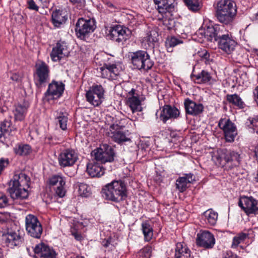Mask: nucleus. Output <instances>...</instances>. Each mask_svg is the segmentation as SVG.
Here are the masks:
<instances>
[{
	"mask_svg": "<svg viewBox=\"0 0 258 258\" xmlns=\"http://www.w3.org/2000/svg\"><path fill=\"white\" fill-rule=\"evenodd\" d=\"M30 178L24 172H15L8 189L11 197L14 200L26 199L28 197L27 188L30 186Z\"/></svg>",
	"mask_w": 258,
	"mask_h": 258,
	"instance_id": "nucleus-1",
	"label": "nucleus"
},
{
	"mask_svg": "<svg viewBox=\"0 0 258 258\" xmlns=\"http://www.w3.org/2000/svg\"><path fill=\"white\" fill-rule=\"evenodd\" d=\"M236 5L231 0H220L216 4V17L221 23L231 24L236 15Z\"/></svg>",
	"mask_w": 258,
	"mask_h": 258,
	"instance_id": "nucleus-2",
	"label": "nucleus"
},
{
	"mask_svg": "<svg viewBox=\"0 0 258 258\" xmlns=\"http://www.w3.org/2000/svg\"><path fill=\"white\" fill-rule=\"evenodd\" d=\"M102 196L107 200L118 202L127 196L126 185L121 180H114L106 185L102 189Z\"/></svg>",
	"mask_w": 258,
	"mask_h": 258,
	"instance_id": "nucleus-3",
	"label": "nucleus"
},
{
	"mask_svg": "<svg viewBox=\"0 0 258 258\" xmlns=\"http://www.w3.org/2000/svg\"><path fill=\"white\" fill-rule=\"evenodd\" d=\"M20 228L15 224H12L7 232L3 234V238L7 246L11 248L20 245L23 241L21 235Z\"/></svg>",
	"mask_w": 258,
	"mask_h": 258,
	"instance_id": "nucleus-4",
	"label": "nucleus"
},
{
	"mask_svg": "<svg viewBox=\"0 0 258 258\" xmlns=\"http://www.w3.org/2000/svg\"><path fill=\"white\" fill-rule=\"evenodd\" d=\"M131 60L133 64L139 70L148 71L153 66L149 55L145 51L139 50L132 53Z\"/></svg>",
	"mask_w": 258,
	"mask_h": 258,
	"instance_id": "nucleus-5",
	"label": "nucleus"
},
{
	"mask_svg": "<svg viewBox=\"0 0 258 258\" xmlns=\"http://www.w3.org/2000/svg\"><path fill=\"white\" fill-rule=\"evenodd\" d=\"M92 155L96 161L105 163L113 161L115 154L111 146L107 144H102L93 151Z\"/></svg>",
	"mask_w": 258,
	"mask_h": 258,
	"instance_id": "nucleus-6",
	"label": "nucleus"
},
{
	"mask_svg": "<svg viewBox=\"0 0 258 258\" xmlns=\"http://www.w3.org/2000/svg\"><path fill=\"white\" fill-rule=\"evenodd\" d=\"M104 93L105 90L101 85H93L86 93L87 101L92 105L98 106L104 100Z\"/></svg>",
	"mask_w": 258,
	"mask_h": 258,
	"instance_id": "nucleus-7",
	"label": "nucleus"
},
{
	"mask_svg": "<svg viewBox=\"0 0 258 258\" xmlns=\"http://www.w3.org/2000/svg\"><path fill=\"white\" fill-rule=\"evenodd\" d=\"M49 69L48 66L44 61H38L35 64L34 81L36 85L40 87L49 80Z\"/></svg>",
	"mask_w": 258,
	"mask_h": 258,
	"instance_id": "nucleus-8",
	"label": "nucleus"
},
{
	"mask_svg": "<svg viewBox=\"0 0 258 258\" xmlns=\"http://www.w3.org/2000/svg\"><path fill=\"white\" fill-rule=\"evenodd\" d=\"M26 229L32 237L39 238L42 233V227L40 222L35 216L29 214L25 218Z\"/></svg>",
	"mask_w": 258,
	"mask_h": 258,
	"instance_id": "nucleus-9",
	"label": "nucleus"
},
{
	"mask_svg": "<svg viewBox=\"0 0 258 258\" xmlns=\"http://www.w3.org/2000/svg\"><path fill=\"white\" fill-rule=\"evenodd\" d=\"M76 32L78 37L83 38L86 35L92 33L95 29L93 19L85 20L80 18L76 24Z\"/></svg>",
	"mask_w": 258,
	"mask_h": 258,
	"instance_id": "nucleus-10",
	"label": "nucleus"
},
{
	"mask_svg": "<svg viewBox=\"0 0 258 258\" xmlns=\"http://www.w3.org/2000/svg\"><path fill=\"white\" fill-rule=\"evenodd\" d=\"M218 125L223 131L226 141L228 142H233L237 135L234 124L229 119L222 118L220 120Z\"/></svg>",
	"mask_w": 258,
	"mask_h": 258,
	"instance_id": "nucleus-11",
	"label": "nucleus"
},
{
	"mask_svg": "<svg viewBox=\"0 0 258 258\" xmlns=\"http://www.w3.org/2000/svg\"><path fill=\"white\" fill-rule=\"evenodd\" d=\"M99 70L102 78L109 80H115L122 69L119 64L104 63L99 68Z\"/></svg>",
	"mask_w": 258,
	"mask_h": 258,
	"instance_id": "nucleus-12",
	"label": "nucleus"
},
{
	"mask_svg": "<svg viewBox=\"0 0 258 258\" xmlns=\"http://www.w3.org/2000/svg\"><path fill=\"white\" fill-rule=\"evenodd\" d=\"M145 98L140 97L135 89H131L127 94V103L132 112H141L142 111V102Z\"/></svg>",
	"mask_w": 258,
	"mask_h": 258,
	"instance_id": "nucleus-13",
	"label": "nucleus"
},
{
	"mask_svg": "<svg viewBox=\"0 0 258 258\" xmlns=\"http://www.w3.org/2000/svg\"><path fill=\"white\" fill-rule=\"evenodd\" d=\"M217 41L219 48L227 54L233 52L237 45L236 42L228 33L223 32Z\"/></svg>",
	"mask_w": 258,
	"mask_h": 258,
	"instance_id": "nucleus-14",
	"label": "nucleus"
},
{
	"mask_svg": "<svg viewBox=\"0 0 258 258\" xmlns=\"http://www.w3.org/2000/svg\"><path fill=\"white\" fill-rule=\"evenodd\" d=\"M238 205L247 215L258 213V202L252 197H241Z\"/></svg>",
	"mask_w": 258,
	"mask_h": 258,
	"instance_id": "nucleus-15",
	"label": "nucleus"
},
{
	"mask_svg": "<svg viewBox=\"0 0 258 258\" xmlns=\"http://www.w3.org/2000/svg\"><path fill=\"white\" fill-rule=\"evenodd\" d=\"M77 160V154L74 150L69 149L63 150L58 158V163L62 167L71 166Z\"/></svg>",
	"mask_w": 258,
	"mask_h": 258,
	"instance_id": "nucleus-16",
	"label": "nucleus"
},
{
	"mask_svg": "<svg viewBox=\"0 0 258 258\" xmlns=\"http://www.w3.org/2000/svg\"><path fill=\"white\" fill-rule=\"evenodd\" d=\"M106 33L109 39L117 42L124 41L127 39L126 29L120 25L110 27Z\"/></svg>",
	"mask_w": 258,
	"mask_h": 258,
	"instance_id": "nucleus-17",
	"label": "nucleus"
},
{
	"mask_svg": "<svg viewBox=\"0 0 258 258\" xmlns=\"http://www.w3.org/2000/svg\"><path fill=\"white\" fill-rule=\"evenodd\" d=\"M69 54V50L67 43L63 41H59L53 47L50 56L53 61H58L67 56Z\"/></svg>",
	"mask_w": 258,
	"mask_h": 258,
	"instance_id": "nucleus-18",
	"label": "nucleus"
},
{
	"mask_svg": "<svg viewBox=\"0 0 258 258\" xmlns=\"http://www.w3.org/2000/svg\"><path fill=\"white\" fill-rule=\"evenodd\" d=\"M197 244L206 248H211L215 243L214 235L208 231H204L197 234Z\"/></svg>",
	"mask_w": 258,
	"mask_h": 258,
	"instance_id": "nucleus-19",
	"label": "nucleus"
},
{
	"mask_svg": "<svg viewBox=\"0 0 258 258\" xmlns=\"http://www.w3.org/2000/svg\"><path fill=\"white\" fill-rule=\"evenodd\" d=\"M108 136L114 142L119 144L130 140L122 129L120 128L117 124H113L110 126L109 131L107 133Z\"/></svg>",
	"mask_w": 258,
	"mask_h": 258,
	"instance_id": "nucleus-20",
	"label": "nucleus"
},
{
	"mask_svg": "<svg viewBox=\"0 0 258 258\" xmlns=\"http://www.w3.org/2000/svg\"><path fill=\"white\" fill-rule=\"evenodd\" d=\"M64 89V85L62 83L52 82L48 86L47 92L45 93L46 97L49 100L56 99L61 96Z\"/></svg>",
	"mask_w": 258,
	"mask_h": 258,
	"instance_id": "nucleus-21",
	"label": "nucleus"
},
{
	"mask_svg": "<svg viewBox=\"0 0 258 258\" xmlns=\"http://www.w3.org/2000/svg\"><path fill=\"white\" fill-rule=\"evenodd\" d=\"M65 183L66 181L64 178L59 175H54L49 179L50 185L54 186L55 194L60 198H62L65 196Z\"/></svg>",
	"mask_w": 258,
	"mask_h": 258,
	"instance_id": "nucleus-22",
	"label": "nucleus"
},
{
	"mask_svg": "<svg viewBox=\"0 0 258 258\" xmlns=\"http://www.w3.org/2000/svg\"><path fill=\"white\" fill-rule=\"evenodd\" d=\"M223 27L220 28L219 26H208L204 30H200L201 33H204L205 38L212 41L214 40L218 41L221 34L223 33Z\"/></svg>",
	"mask_w": 258,
	"mask_h": 258,
	"instance_id": "nucleus-23",
	"label": "nucleus"
},
{
	"mask_svg": "<svg viewBox=\"0 0 258 258\" xmlns=\"http://www.w3.org/2000/svg\"><path fill=\"white\" fill-rule=\"evenodd\" d=\"M34 251L39 258H56L55 251L44 243L37 245L34 248Z\"/></svg>",
	"mask_w": 258,
	"mask_h": 258,
	"instance_id": "nucleus-24",
	"label": "nucleus"
},
{
	"mask_svg": "<svg viewBox=\"0 0 258 258\" xmlns=\"http://www.w3.org/2000/svg\"><path fill=\"white\" fill-rule=\"evenodd\" d=\"M179 114V111L176 108L166 105L161 110L160 118L165 123L169 119L177 118Z\"/></svg>",
	"mask_w": 258,
	"mask_h": 258,
	"instance_id": "nucleus-25",
	"label": "nucleus"
},
{
	"mask_svg": "<svg viewBox=\"0 0 258 258\" xmlns=\"http://www.w3.org/2000/svg\"><path fill=\"white\" fill-rule=\"evenodd\" d=\"M158 33L154 30L146 33L141 40L142 46L146 49L154 48L158 41Z\"/></svg>",
	"mask_w": 258,
	"mask_h": 258,
	"instance_id": "nucleus-26",
	"label": "nucleus"
},
{
	"mask_svg": "<svg viewBox=\"0 0 258 258\" xmlns=\"http://www.w3.org/2000/svg\"><path fill=\"white\" fill-rule=\"evenodd\" d=\"M184 104L186 112L188 114L197 115L201 113L204 109L203 104L197 103L189 99L185 100Z\"/></svg>",
	"mask_w": 258,
	"mask_h": 258,
	"instance_id": "nucleus-27",
	"label": "nucleus"
},
{
	"mask_svg": "<svg viewBox=\"0 0 258 258\" xmlns=\"http://www.w3.org/2000/svg\"><path fill=\"white\" fill-rule=\"evenodd\" d=\"M190 77L197 84L212 83L214 81L211 74L206 70H202L198 74H195L194 71Z\"/></svg>",
	"mask_w": 258,
	"mask_h": 258,
	"instance_id": "nucleus-28",
	"label": "nucleus"
},
{
	"mask_svg": "<svg viewBox=\"0 0 258 258\" xmlns=\"http://www.w3.org/2000/svg\"><path fill=\"white\" fill-rule=\"evenodd\" d=\"M68 19L66 12L60 10H56L51 14V20L53 26L56 28H60Z\"/></svg>",
	"mask_w": 258,
	"mask_h": 258,
	"instance_id": "nucleus-29",
	"label": "nucleus"
},
{
	"mask_svg": "<svg viewBox=\"0 0 258 258\" xmlns=\"http://www.w3.org/2000/svg\"><path fill=\"white\" fill-rule=\"evenodd\" d=\"M210 154L212 160L215 164L222 167L226 165L227 151L220 149L214 150L211 152Z\"/></svg>",
	"mask_w": 258,
	"mask_h": 258,
	"instance_id": "nucleus-30",
	"label": "nucleus"
},
{
	"mask_svg": "<svg viewBox=\"0 0 258 258\" xmlns=\"http://www.w3.org/2000/svg\"><path fill=\"white\" fill-rule=\"evenodd\" d=\"M195 178L192 174H187L184 176L179 177L176 181L177 189L180 192H183L187 188V184L192 183Z\"/></svg>",
	"mask_w": 258,
	"mask_h": 258,
	"instance_id": "nucleus-31",
	"label": "nucleus"
},
{
	"mask_svg": "<svg viewBox=\"0 0 258 258\" xmlns=\"http://www.w3.org/2000/svg\"><path fill=\"white\" fill-rule=\"evenodd\" d=\"M87 171L92 177H100L104 174L105 169L98 163L93 162L87 164Z\"/></svg>",
	"mask_w": 258,
	"mask_h": 258,
	"instance_id": "nucleus-32",
	"label": "nucleus"
},
{
	"mask_svg": "<svg viewBox=\"0 0 258 258\" xmlns=\"http://www.w3.org/2000/svg\"><path fill=\"white\" fill-rule=\"evenodd\" d=\"M28 108V105L25 103L16 105L13 110L15 120H23L27 113Z\"/></svg>",
	"mask_w": 258,
	"mask_h": 258,
	"instance_id": "nucleus-33",
	"label": "nucleus"
},
{
	"mask_svg": "<svg viewBox=\"0 0 258 258\" xmlns=\"http://www.w3.org/2000/svg\"><path fill=\"white\" fill-rule=\"evenodd\" d=\"M240 163V155L235 152H227L226 157V165L229 168L237 166Z\"/></svg>",
	"mask_w": 258,
	"mask_h": 258,
	"instance_id": "nucleus-34",
	"label": "nucleus"
},
{
	"mask_svg": "<svg viewBox=\"0 0 258 258\" xmlns=\"http://www.w3.org/2000/svg\"><path fill=\"white\" fill-rule=\"evenodd\" d=\"M190 250L183 243L179 242L176 244L175 258H190Z\"/></svg>",
	"mask_w": 258,
	"mask_h": 258,
	"instance_id": "nucleus-35",
	"label": "nucleus"
},
{
	"mask_svg": "<svg viewBox=\"0 0 258 258\" xmlns=\"http://www.w3.org/2000/svg\"><path fill=\"white\" fill-rule=\"evenodd\" d=\"M155 4L157 6L158 12L161 14H169V11L172 7V2L173 0H154Z\"/></svg>",
	"mask_w": 258,
	"mask_h": 258,
	"instance_id": "nucleus-36",
	"label": "nucleus"
},
{
	"mask_svg": "<svg viewBox=\"0 0 258 258\" xmlns=\"http://www.w3.org/2000/svg\"><path fill=\"white\" fill-rule=\"evenodd\" d=\"M55 121L62 130H66L67 128L68 116L66 113L56 111L54 112Z\"/></svg>",
	"mask_w": 258,
	"mask_h": 258,
	"instance_id": "nucleus-37",
	"label": "nucleus"
},
{
	"mask_svg": "<svg viewBox=\"0 0 258 258\" xmlns=\"http://www.w3.org/2000/svg\"><path fill=\"white\" fill-rule=\"evenodd\" d=\"M203 217L207 223L211 226H214L217 223L218 215L212 209H209L204 213Z\"/></svg>",
	"mask_w": 258,
	"mask_h": 258,
	"instance_id": "nucleus-38",
	"label": "nucleus"
},
{
	"mask_svg": "<svg viewBox=\"0 0 258 258\" xmlns=\"http://www.w3.org/2000/svg\"><path fill=\"white\" fill-rule=\"evenodd\" d=\"M226 99L229 103L238 107L239 108H243L245 106L244 102L236 94L227 95Z\"/></svg>",
	"mask_w": 258,
	"mask_h": 258,
	"instance_id": "nucleus-39",
	"label": "nucleus"
},
{
	"mask_svg": "<svg viewBox=\"0 0 258 258\" xmlns=\"http://www.w3.org/2000/svg\"><path fill=\"white\" fill-rule=\"evenodd\" d=\"M183 43V41L181 38H178L175 36L168 37L165 41V45L168 51H172V48L175 46Z\"/></svg>",
	"mask_w": 258,
	"mask_h": 258,
	"instance_id": "nucleus-40",
	"label": "nucleus"
},
{
	"mask_svg": "<svg viewBox=\"0 0 258 258\" xmlns=\"http://www.w3.org/2000/svg\"><path fill=\"white\" fill-rule=\"evenodd\" d=\"M188 9L192 12H197L202 7V0H183Z\"/></svg>",
	"mask_w": 258,
	"mask_h": 258,
	"instance_id": "nucleus-41",
	"label": "nucleus"
},
{
	"mask_svg": "<svg viewBox=\"0 0 258 258\" xmlns=\"http://www.w3.org/2000/svg\"><path fill=\"white\" fill-rule=\"evenodd\" d=\"M142 230L144 235L145 239L146 241H150L153 237V230L151 225L147 223H142Z\"/></svg>",
	"mask_w": 258,
	"mask_h": 258,
	"instance_id": "nucleus-42",
	"label": "nucleus"
},
{
	"mask_svg": "<svg viewBox=\"0 0 258 258\" xmlns=\"http://www.w3.org/2000/svg\"><path fill=\"white\" fill-rule=\"evenodd\" d=\"M14 150L16 154L19 155H27L31 152V147L28 145H19Z\"/></svg>",
	"mask_w": 258,
	"mask_h": 258,
	"instance_id": "nucleus-43",
	"label": "nucleus"
},
{
	"mask_svg": "<svg viewBox=\"0 0 258 258\" xmlns=\"http://www.w3.org/2000/svg\"><path fill=\"white\" fill-rule=\"evenodd\" d=\"M246 124L249 128H252L253 131L258 134V116L249 117L246 122Z\"/></svg>",
	"mask_w": 258,
	"mask_h": 258,
	"instance_id": "nucleus-44",
	"label": "nucleus"
},
{
	"mask_svg": "<svg viewBox=\"0 0 258 258\" xmlns=\"http://www.w3.org/2000/svg\"><path fill=\"white\" fill-rule=\"evenodd\" d=\"M78 191L80 195L82 197H87L91 194L90 188L87 184L85 183L80 184Z\"/></svg>",
	"mask_w": 258,
	"mask_h": 258,
	"instance_id": "nucleus-45",
	"label": "nucleus"
},
{
	"mask_svg": "<svg viewBox=\"0 0 258 258\" xmlns=\"http://www.w3.org/2000/svg\"><path fill=\"white\" fill-rule=\"evenodd\" d=\"M0 129L4 133L8 134V135H9L13 130V127L11 126V121L9 120H4L1 124Z\"/></svg>",
	"mask_w": 258,
	"mask_h": 258,
	"instance_id": "nucleus-46",
	"label": "nucleus"
},
{
	"mask_svg": "<svg viewBox=\"0 0 258 258\" xmlns=\"http://www.w3.org/2000/svg\"><path fill=\"white\" fill-rule=\"evenodd\" d=\"M246 236L247 235L243 233L235 236L233 239L232 246L236 247L240 243L246 238Z\"/></svg>",
	"mask_w": 258,
	"mask_h": 258,
	"instance_id": "nucleus-47",
	"label": "nucleus"
},
{
	"mask_svg": "<svg viewBox=\"0 0 258 258\" xmlns=\"http://www.w3.org/2000/svg\"><path fill=\"white\" fill-rule=\"evenodd\" d=\"M152 253V248L150 246L144 247L140 251V255L145 258H150Z\"/></svg>",
	"mask_w": 258,
	"mask_h": 258,
	"instance_id": "nucleus-48",
	"label": "nucleus"
},
{
	"mask_svg": "<svg viewBox=\"0 0 258 258\" xmlns=\"http://www.w3.org/2000/svg\"><path fill=\"white\" fill-rule=\"evenodd\" d=\"M162 18H161L163 20V25L167 26L168 29H170L173 26L174 21L173 20H169L167 19V17L170 15L167 14V15L162 14Z\"/></svg>",
	"mask_w": 258,
	"mask_h": 258,
	"instance_id": "nucleus-49",
	"label": "nucleus"
},
{
	"mask_svg": "<svg viewBox=\"0 0 258 258\" xmlns=\"http://www.w3.org/2000/svg\"><path fill=\"white\" fill-rule=\"evenodd\" d=\"M8 205V199L6 195L0 192V208H4Z\"/></svg>",
	"mask_w": 258,
	"mask_h": 258,
	"instance_id": "nucleus-50",
	"label": "nucleus"
},
{
	"mask_svg": "<svg viewBox=\"0 0 258 258\" xmlns=\"http://www.w3.org/2000/svg\"><path fill=\"white\" fill-rule=\"evenodd\" d=\"M112 239L110 237L107 239H105L102 241V245L105 248H108L110 249H112L114 247L113 244L112 243Z\"/></svg>",
	"mask_w": 258,
	"mask_h": 258,
	"instance_id": "nucleus-51",
	"label": "nucleus"
},
{
	"mask_svg": "<svg viewBox=\"0 0 258 258\" xmlns=\"http://www.w3.org/2000/svg\"><path fill=\"white\" fill-rule=\"evenodd\" d=\"M9 161L8 159L2 158L0 159V175L3 171L8 166Z\"/></svg>",
	"mask_w": 258,
	"mask_h": 258,
	"instance_id": "nucleus-52",
	"label": "nucleus"
},
{
	"mask_svg": "<svg viewBox=\"0 0 258 258\" xmlns=\"http://www.w3.org/2000/svg\"><path fill=\"white\" fill-rule=\"evenodd\" d=\"M198 55L203 59H206V62L209 58L210 55L206 49L201 50L198 52Z\"/></svg>",
	"mask_w": 258,
	"mask_h": 258,
	"instance_id": "nucleus-53",
	"label": "nucleus"
},
{
	"mask_svg": "<svg viewBox=\"0 0 258 258\" xmlns=\"http://www.w3.org/2000/svg\"><path fill=\"white\" fill-rule=\"evenodd\" d=\"M29 5V8L31 10L38 11V7L36 5L35 3L31 0L28 2Z\"/></svg>",
	"mask_w": 258,
	"mask_h": 258,
	"instance_id": "nucleus-54",
	"label": "nucleus"
},
{
	"mask_svg": "<svg viewBox=\"0 0 258 258\" xmlns=\"http://www.w3.org/2000/svg\"><path fill=\"white\" fill-rule=\"evenodd\" d=\"M21 76L17 73L12 74V75L11 76V79L12 80L17 82L21 80Z\"/></svg>",
	"mask_w": 258,
	"mask_h": 258,
	"instance_id": "nucleus-55",
	"label": "nucleus"
},
{
	"mask_svg": "<svg viewBox=\"0 0 258 258\" xmlns=\"http://www.w3.org/2000/svg\"><path fill=\"white\" fill-rule=\"evenodd\" d=\"M8 135V134L4 133L0 129V141L4 142L5 141V137Z\"/></svg>",
	"mask_w": 258,
	"mask_h": 258,
	"instance_id": "nucleus-56",
	"label": "nucleus"
},
{
	"mask_svg": "<svg viewBox=\"0 0 258 258\" xmlns=\"http://www.w3.org/2000/svg\"><path fill=\"white\" fill-rule=\"evenodd\" d=\"M70 1L74 4L77 3L79 4L80 3V5L79 6L80 7L84 6L85 2L84 0H70Z\"/></svg>",
	"mask_w": 258,
	"mask_h": 258,
	"instance_id": "nucleus-57",
	"label": "nucleus"
},
{
	"mask_svg": "<svg viewBox=\"0 0 258 258\" xmlns=\"http://www.w3.org/2000/svg\"><path fill=\"white\" fill-rule=\"evenodd\" d=\"M105 4L107 8L109 9V11H112L114 9L113 5L110 2L106 1L105 3Z\"/></svg>",
	"mask_w": 258,
	"mask_h": 258,
	"instance_id": "nucleus-58",
	"label": "nucleus"
},
{
	"mask_svg": "<svg viewBox=\"0 0 258 258\" xmlns=\"http://www.w3.org/2000/svg\"><path fill=\"white\" fill-rule=\"evenodd\" d=\"M255 95L256 96V102L258 105V86L255 89Z\"/></svg>",
	"mask_w": 258,
	"mask_h": 258,
	"instance_id": "nucleus-59",
	"label": "nucleus"
},
{
	"mask_svg": "<svg viewBox=\"0 0 258 258\" xmlns=\"http://www.w3.org/2000/svg\"><path fill=\"white\" fill-rule=\"evenodd\" d=\"M255 155L256 159L258 161V145L255 149Z\"/></svg>",
	"mask_w": 258,
	"mask_h": 258,
	"instance_id": "nucleus-60",
	"label": "nucleus"
},
{
	"mask_svg": "<svg viewBox=\"0 0 258 258\" xmlns=\"http://www.w3.org/2000/svg\"><path fill=\"white\" fill-rule=\"evenodd\" d=\"M43 5H45L47 3V0H38Z\"/></svg>",
	"mask_w": 258,
	"mask_h": 258,
	"instance_id": "nucleus-61",
	"label": "nucleus"
},
{
	"mask_svg": "<svg viewBox=\"0 0 258 258\" xmlns=\"http://www.w3.org/2000/svg\"><path fill=\"white\" fill-rule=\"evenodd\" d=\"M224 258H236V257H233L232 256H231V255H228L227 256H225Z\"/></svg>",
	"mask_w": 258,
	"mask_h": 258,
	"instance_id": "nucleus-62",
	"label": "nucleus"
},
{
	"mask_svg": "<svg viewBox=\"0 0 258 258\" xmlns=\"http://www.w3.org/2000/svg\"><path fill=\"white\" fill-rule=\"evenodd\" d=\"M255 21L258 23V14L255 17Z\"/></svg>",
	"mask_w": 258,
	"mask_h": 258,
	"instance_id": "nucleus-63",
	"label": "nucleus"
},
{
	"mask_svg": "<svg viewBox=\"0 0 258 258\" xmlns=\"http://www.w3.org/2000/svg\"><path fill=\"white\" fill-rule=\"evenodd\" d=\"M75 258H84V257L82 256L77 255L76 256Z\"/></svg>",
	"mask_w": 258,
	"mask_h": 258,
	"instance_id": "nucleus-64",
	"label": "nucleus"
}]
</instances>
